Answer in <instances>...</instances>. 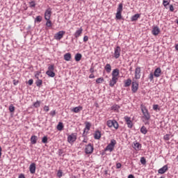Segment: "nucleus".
<instances>
[{
	"instance_id": "40",
	"label": "nucleus",
	"mask_w": 178,
	"mask_h": 178,
	"mask_svg": "<svg viewBox=\"0 0 178 178\" xmlns=\"http://www.w3.org/2000/svg\"><path fill=\"white\" fill-rule=\"evenodd\" d=\"M169 3H170V0H163V6L166 7Z\"/></svg>"
},
{
	"instance_id": "5",
	"label": "nucleus",
	"mask_w": 178,
	"mask_h": 178,
	"mask_svg": "<svg viewBox=\"0 0 178 178\" xmlns=\"http://www.w3.org/2000/svg\"><path fill=\"white\" fill-rule=\"evenodd\" d=\"M120 52H122V49H120V47L117 46L114 49V58L115 59H119V58H120Z\"/></svg>"
},
{
	"instance_id": "3",
	"label": "nucleus",
	"mask_w": 178,
	"mask_h": 178,
	"mask_svg": "<svg viewBox=\"0 0 178 178\" xmlns=\"http://www.w3.org/2000/svg\"><path fill=\"white\" fill-rule=\"evenodd\" d=\"M92 152H94V146L92 145V144L89 143L86 145L85 154H86V155H91Z\"/></svg>"
},
{
	"instance_id": "42",
	"label": "nucleus",
	"mask_w": 178,
	"mask_h": 178,
	"mask_svg": "<svg viewBox=\"0 0 178 178\" xmlns=\"http://www.w3.org/2000/svg\"><path fill=\"white\" fill-rule=\"evenodd\" d=\"M42 143H43V144H47L48 143V137L44 136L42 138Z\"/></svg>"
},
{
	"instance_id": "56",
	"label": "nucleus",
	"mask_w": 178,
	"mask_h": 178,
	"mask_svg": "<svg viewBox=\"0 0 178 178\" xmlns=\"http://www.w3.org/2000/svg\"><path fill=\"white\" fill-rule=\"evenodd\" d=\"M87 41H88V36L85 35L83 37V42H87Z\"/></svg>"
},
{
	"instance_id": "22",
	"label": "nucleus",
	"mask_w": 178,
	"mask_h": 178,
	"mask_svg": "<svg viewBox=\"0 0 178 178\" xmlns=\"http://www.w3.org/2000/svg\"><path fill=\"white\" fill-rule=\"evenodd\" d=\"M64 59L67 62H70V60H71V59H72V54L66 53L65 54H64Z\"/></svg>"
},
{
	"instance_id": "33",
	"label": "nucleus",
	"mask_w": 178,
	"mask_h": 178,
	"mask_svg": "<svg viewBox=\"0 0 178 178\" xmlns=\"http://www.w3.org/2000/svg\"><path fill=\"white\" fill-rule=\"evenodd\" d=\"M113 127H114V129H115L116 130L119 129V123H118V121L113 120Z\"/></svg>"
},
{
	"instance_id": "63",
	"label": "nucleus",
	"mask_w": 178,
	"mask_h": 178,
	"mask_svg": "<svg viewBox=\"0 0 178 178\" xmlns=\"http://www.w3.org/2000/svg\"><path fill=\"white\" fill-rule=\"evenodd\" d=\"M128 178H134V175H129L128 176Z\"/></svg>"
},
{
	"instance_id": "43",
	"label": "nucleus",
	"mask_w": 178,
	"mask_h": 178,
	"mask_svg": "<svg viewBox=\"0 0 178 178\" xmlns=\"http://www.w3.org/2000/svg\"><path fill=\"white\" fill-rule=\"evenodd\" d=\"M55 70V67L54 65H51L48 67V70L49 72H54Z\"/></svg>"
},
{
	"instance_id": "6",
	"label": "nucleus",
	"mask_w": 178,
	"mask_h": 178,
	"mask_svg": "<svg viewBox=\"0 0 178 178\" xmlns=\"http://www.w3.org/2000/svg\"><path fill=\"white\" fill-rule=\"evenodd\" d=\"M65 33H66V32L65 31H58L54 35L55 40H62V38H63V35H65Z\"/></svg>"
},
{
	"instance_id": "20",
	"label": "nucleus",
	"mask_w": 178,
	"mask_h": 178,
	"mask_svg": "<svg viewBox=\"0 0 178 178\" xmlns=\"http://www.w3.org/2000/svg\"><path fill=\"white\" fill-rule=\"evenodd\" d=\"M133 148H134L136 151H140L141 149V144L138 142L134 143Z\"/></svg>"
},
{
	"instance_id": "26",
	"label": "nucleus",
	"mask_w": 178,
	"mask_h": 178,
	"mask_svg": "<svg viewBox=\"0 0 178 178\" xmlns=\"http://www.w3.org/2000/svg\"><path fill=\"white\" fill-rule=\"evenodd\" d=\"M140 14H135L134 15H133L131 18V22H137V20H138L139 17H140Z\"/></svg>"
},
{
	"instance_id": "61",
	"label": "nucleus",
	"mask_w": 178,
	"mask_h": 178,
	"mask_svg": "<svg viewBox=\"0 0 178 178\" xmlns=\"http://www.w3.org/2000/svg\"><path fill=\"white\" fill-rule=\"evenodd\" d=\"M90 72L93 73L94 72V67H90Z\"/></svg>"
},
{
	"instance_id": "58",
	"label": "nucleus",
	"mask_w": 178,
	"mask_h": 178,
	"mask_svg": "<svg viewBox=\"0 0 178 178\" xmlns=\"http://www.w3.org/2000/svg\"><path fill=\"white\" fill-rule=\"evenodd\" d=\"M13 84H14V86H17V84H19V81L14 80Z\"/></svg>"
},
{
	"instance_id": "24",
	"label": "nucleus",
	"mask_w": 178,
	"mask_h": 178,
	"mask_svg": "<svg viewBox=\"0 0 178 178\" xmlns=\"http://www.w3.org/2000/svg\"><path fill=\"white\" fill-rule=\"evenodd\" d=\"M104 69L106 73H111V72H112V67L111 66V64H106L104 67Z\"/></svg>"
},
{
	"instance_id": "45",
	"label": "nucleus",
	"mask_w": 178,
	"mask_h": 178,
	"mask_svg": "<svg viewBox=\"0 0 178 178\" xmlns=\"http://www.w3.org/2000/svg\"><path fill=\"white\" fill-rule=\"evenodd\" d=\"M40 74H41V72L40 71L35 73V77L37 79V80L40 79Z\"/></svg>"
},
{
	"instance_id": "36",
	"label": "nucleus",
	"mask_w": 178,
	"mask_h": 178,
	"mask_svg": "<svg viewBox=\"0 0 178 178\" xmlns=\"http://www.w3.org/2000/svg\"><path fill=\"white\" fill-rule=\"evenodd\" d=\"M40 105H41V102L40 101H36L33 103L34 108H40Z\"/></svg>"
},
{
	"instance_id": "38",
	"label": "nucleus",
	"mask_w": 178,
	"mask_h": 178,
	"mask_svg": "<svg viewBox=\"0 0 178 178\" xmlns=\"http://www.w3.org/2000/svg\"><path fill=\"white\" fill-rule=\"evenodd\" d=\"M154 76H155L154 74V73L151 72L149 76H148V79H149V81H154Z\"/></svg>"
},
{
	"instance_id": "21",
	"label": "nucleus",
	"mask_w": 178,
	"mask_h": 178,
	"mask_svg": "<svg viewBox=\"0 0 178 178\" xmlns=\"http://www.w3.org/2000/svg\"><path fill=\"white\" fill-rule=\"evenodd\" d=\"M119 109H120V106L118 104H114L111 106V110L113 111L114 112H116L118 113Z\"/></svg>"
},
{
	"instance_id": "16",
	"label": "nucleus",
	"mask_w": 178,
	"mask_h": 178,
	"mask_svg": "<svg viewBox=\"0 0 178 178\" xmlns=\"http://www.w3.org/2000/svg\"><path fill=\"white\" fill-rule=\"evenodd\" d=\"M162 74V70L161 67H157L154 72V77H161V74Z\"/></svg>"
},
{
	"instance_id": "4",
	"label": "nucleus",
	"mask_w": 178,
	"mask_h": 178,
	"mask_svg": "<svg viewBox=\"0 0 178 178\" xmlns=\"http://www.w3.org/2000/svg\"><path fill=\"white\" fill-rule=\"evenodd\" d=\"M138 82H137V81L134 80L131 83V91L134 94H136V92L138 91Z\"/></svg>"
},
{
	"instance_id": "28",
	"label": "nucleus",
	"mask_w": 178,
	"mask_h": 178,
	"mask_svg": "<svg viewBox=\"0 0 178 178\" xmlns=\"http://www.w3.org/2000/svg\"><path fill=\"white\" fill-rule=\"evenodd\" d=\"M81 54L80 53H77L76 55H75V57H74V59L76 62H80V60H81Z\"/></svg>"
},
{
	"instance_id": "30",
	"label": "nucleus",
	"mask_w": 178,
	"mask_h": 178,
	"mask_svg": "<svg viewBox=\"0 0 178 178\" xmlns=\"http://www.w3.org/2000/svg\"><path fill=\"white\" fill-rule=\"evenodd\" d=\"M140 133H142V134H147V133H148V130H147V127H145V126H143L140 128Z\"/></svg>"
},
{
	"instance_id": "8",
	"label": "nucleus",
	"mask_w": 178,
	"mask_h": 178,
	"mask_svg": "<svg viewBox=\"0 0 178 178\" xmlns=\"http://www.w3.org/2000/svg\"><path fill=\"white\" fill-rule=\"evenodd\" d=\"M77 140V135L76 134H72L71 135H69L67 137V141L68 143H74Z\"/></svg>"
},
{
	"instance_id": "64",
	"label": "nucleus",
	"mask_w": 178,
	"mask_h": 178,
	"mask_svg": "<svg viewBox=\"0 0 178 178\" xmlns=\"http://www.w3.org/2000/svg\"><path fill=\"white\" fill-rule=\"evenodd\" d=\"M175 49L176 51H178V44L175 45Z\"/></svg>"
},
{
	"instance_id": "9",
	"label": "nucleus",
	"mask_w": 178,
	"mask_h": 178,
	"mask_svg": "<svg viewBox=\"0 0 178 178\" xmlns=\"http://www.w3.org/2000/svg\"><path fill=\"white\" fill-rule=\"evenodd\" d=\"M141 78V67H138L135 70V79L138 80Z\"/></svg>"
},
{
	"instance_id": "18",
	"label": "nucleus",
	"mask_w": 178,
	"mask_h": 178,
	"mask_svg": "<svg viewBox=\"0 0 178 178\" xmlns=\"http://www.w3.org/2000/svg\"><path fill=\"white\" fill-rule=\"evenodd\" d=\"M118 80H119L118 78L112 77L111 80H110V81H109L110 87H114L115 84H116V83H118Z\"/></svg>"
},
{
	"instance_id": "49",
	"label": "nucleus",
	"mask_w": 178,
	"mask_h": 178,
	"mask_svg": "<svg viewBox=\"0 0 178 178\" xmlns=\"http://www.w3.org/2000/svg\"><path fill=\"white\" fill-rule=\"evenodd\" d=\"M163 138L165 141H169V140H170V135L166 134L164 136Z\"/></svg>"
},
{
	"instance_id": "14",
	"label": "nucleus",
	"mask_w": 178,
	"mask_h": 178,
	"mask_svg": "<svg viewBox=\"0 0 178 178\" xmlns=\"http://www.w3.org/2000/svg\"><path fill=\"white\" fill-rule=\"evenodd\" d=\"M35 163H32L30 165H29V172L30 173H31V175H34V173H35Z\"/></svg>"
},
{
	"instance_id": "27",
	"label": "nucleus",
	"mask_w": 178,
	"mask_h": 178,
	"mask_svg": "<svg viewBox=\"0 0 178 178\" xmlns=\"http://www.w3.org/2000/svg\"><path fill=\"white\" fill-rule=\"evenodd\" d=\"M63 122H58V125H57V130H58V131H62L63 130Z\"/></svg>"
},
{
	"instance_id": "57",
	"label": "nucleus",
	"mask_w": 178,
	"mask_h": 178,
	"mask_svg": "<svg viewBox=\"0 0 178 178\" xmlns=\"http://www.w3.org/2000/svg\"><path fill=\"white\" fill-rule=\"evenodd\" d=\"M170 12H173L175 10V8L173 7V5L170 6Z\"/></svg>"
},
{
	"instance_id": "52",
	"label": "nucleus",
	"mask_w": 178,
	"mask_h": 178,
	"mask_svg": "<svg viewBox=\"0 0 178 178\" xmlns=\"http://www.w3.org/2000/svg\"><path fill=\"white\" fill-rule=\"evenodd\" d=\"M43 110L44 111V112H49V106H44V108H43Z\"/></svg>"
},
{
	"instance_id": "17",
	"label": "nucleus",
	"mask_w": 178,
	"mask_h": 178,
	"mask_svg": "<svg viewBox=\"0 0 178 178\" xmlns=\"http://www.w3.org/2000/svg\"><path fill=\"white\" fill-rule=\"evenodd\" d=\"M81 34H83V28H80L79 30L76 31V32L74 33V37L79 38Z\"/></svg>"
},
{
	"instance_id": "59",
	"label": "nucleus",
	"mask_w": 178,
	"mask_h": 178,
	"mask_svg": "<svg viewBox=\"0 0 178 178\" xmlns=\"http://www.w3.org/2000/svg\"><path fill=\"white\" fill-rule=\"evenodd\" d=\"M95 76L93 75V74H91L90 76H89V79H95Z\"/></svg>"
},
{
	"instance_id": "35",
	"label": "nucleus",
	"mask_w": 178,
	"mask_h": 178,
	"mask_svg": "<svg viewBox=\"0 0 178 178\" xmlns=\"http://www.w3.org/2000/svg\"><path fill=\"white\" fill-rule=\"evenodd\" d=\"M108 127H113V120H108L107 121Z\"/></svg>"
},
{
	"instance_id": "29",
	"label": "nucleus",
	"mask_w": 178,
	"mask_h": 178,
	"mask_svg": "<svg viewBox=\"0 0 178 178\" xmlns=\"http://www.w3.org/2000/svg\"><path fill=\"white\" fill-rule=\"evenodd\" d=\"M115 147L113 146H111V145H108L106 148L104 149V151H109L110 152H112L113 151Z\"/></svg>"
},
{
	"instance_id": "41",
	"label": "nucleus",
	"mask_w": 178,
	"mask_h": 178,
	"mask_svg": "<svg viewBox=\"0 0 178 178\" xmlns=\"http://www.w3.org/2000/svg\"><path fill=\"white\" fill-rule=\"evenodd\" d=\"M96 83L97 84H101V83H104V79L102 77L97 79H96Z\"/></svg>"
},
{
	"instance_id": "48",
	"label": "nucleus",
	"mask_w": 178,
	"mask_h": 178,
	"mask_svg": "<svg viewBox=\"0 0 178 178\" xmlns=\"http://www.w3.org/2000/svg\"><path fill=\"white\" fill-rule=\"evenodd\" d=\"M42 17L41 16H37L35 19V22H38L40 23V22H42Z\"/></svg>"
},
{
	"instance_id": "55",
	"label": "nucleus",
	"mask_w": 178,
	"mask_h": 178,
	"mask_svg": "<svg viewBox=\"0 0 178 178\" xmlns=\"http://www.w3.org/2000/svg\"><path fill=\"white\" fill-rule=\"evenodd\" d=\"M50 115H51V116H55V115H56V111H51V112H50Z\"/></svg>"
},
{
	"instance_id": "54",
	"label": "nucleus",
	"mask_w": 178,
	"mask_h": 178,
	"mask_svg": "<svg viewBox=\"0 0 178 178\" xmlns=\"http://www.w3.org/2000/svg\"><path fill=\"white\" fill-rule=\"evenodd\" d=\"M33 83H34V81L33 79H29L28 81L29 86H33Z\"/></svg>"
},
{
	"instance_id": "25",
	"label": "nucleus",
	"mask_w": 178,
	"mask_h": 178,
	"mask_svg": "<svg viewBox=\"0 0 178 178\" xmlns=\"http://www.w3.org/2000/svg\"><path fill=\"white\" fill-rule=\"evenodd\" d=\"M94 138H95V140H99V138H101V131H96L95 132Z\"/></svg>"
},
{
	"instance_id": "46",
	"label": "nucleus",
	"mask_w": 178,
	"mask_h": 178,
	"mask_svg": "<svg viewBox=\"0 0 178 178\" xmlns=\"http://www.w3.org/2000/svg\"><path fill=\"white\" fill-rule=\"evenodd\" d=\"M153 109L156 111V112H158L159 111V106L158 104H154L153 105Z\"/></svg>"
},
{
	"instance_id": "51",
	"label": "nucleus",
	"mask_w": 178,
	"mask_h": 178,
	"mask_svg": "<svg viewBox=\"0 0 178 178\" xmlns=\"http://www.w3.org/2000/svg\"><path fill=\"white\" fill-rule=\"evenodd\" d=\"M63 172H62V170H59L57 172V176L58 177H62V175H63Z\"/></svg>"
},
{
	"instance_id": "53",
	"label": "nucleus",
	"mask_w": 178,
	"mask_h": 178,
	"mask_svg": "<svg viewBox=\"0 0 178 178\" xmlns=\"http://www.w3.org/2000/svg\"><path fill=\"white\" fill-rule=\"evenodd\" d=\"M122 168V163H116V169H120Z\"/></svg>"
},
{
	"instance_id": "15",
	"label": "nucleus",
	"mask_w": 178,
	"mask_h": 178,
	"mask_svg": "<svg viewBox=\"0 0 178 178\" xmlns=\"http://www.w3.org/2000/svg\"><path fill=\"white\" fill-rule=\"evenodd\" d=\"M159 33H161V29H159V27L158 26L153 27L152 30V33L153 34V35H158Z\"/></svg>"
},
{
	"instance_id": "62",
	"label": "nucleus",
	"mask_w": 178,
	"mask_h": 178,
	"mask_svg": "<svg viewBox=\"0 0 178 178\" xmlns=\"http://www.w3.org/2000/svg\"><path fill=\"white\" fill-rule=\"evenodd\" d=\"M2 156V147L0 146V158Z\"/></svg>"
},
{
	"instance_id": "7",
	"label": "nucleus",
	"mask_w": 178,
	"mask_h": 178,
	"mask_svg": "<svg viewBox=\"0 0 178 178\" xmlns=\"http://www.w3.org/2000/svg\"><path fill=\"white\" fill-rule=\"evenodd\" d=\"M86 124V127L83 129V136H86V134H88V131H90V129H91V123H90V122H86L85 123Z\"/></svg>"
},
{
	"instance_id": "32",
	"label": "nucleus",
	"mask_w": 178,
	"mask_h": 178,
	"mask_svg": "<svg viewBox=\"0 0 178 178\" xmlns=\"http://www.w3.org/2000/svg\"><path fill=\"white\" fill-rule=\"evenodd\" d=\"M46 74L49 76V77H54L55 76V72H54V71H47Z\"/></svg>"
},
{
	"instance_id": "23",
	"label": "nucleus",
	"mask_w": 178,
	"mask_h": 178,
	"mask_svg": "<svg viewBox=\"0 0 178 178\" xmlns=\"http://www.w3.org/2000/svg\"><path fill=\"white\" fill-rule=\"evenodd\" d=\"M124 83V87H130V86H131L133 82H131V80L130 79H128L125 80Z\"/></svg>"
},
{
	"instance_id": "60",
	"label": "nucleus",
	"mask_w": 178,
	"mask_h": 178,
	"mask_svg": "<svg viewBox=\"0 0 178 178\" xmlns=\"http://www.w3.org/2000/svg\"><path fill=\"white\" fill-rule=\"evenodd\" d=\"M18 178H26L23 174L19 175Z\"/></svg>"
},
{
	"instance_id": "50",
	"label": "nucleus",
	"mask_w": 178,
	"mask_h": 178,
	"mask_svg": "<svg viewBox=\"0 0 178 178\" xmlns=\"http://www.w3.org/2000/svg\"><path fill=\"white\" fill-rule=\"evenodd\" d=\"M9 111H10V112H15V106H13V104H11L9 106Z\"/></svg>"
},
{
	"instance_id": "47",
	"label": "nucleus",
	"mask_w": 178,
	"mask_h": 178,
	"mask_svg": "<svg viewBox=\"0 0 178 178\" xmlns=\"http://www.w3.org/2000/svg\"><path fill=\"white\" fill-rule=\"evenodd\" d=\"M30 8H35V1H32L29 2Z\"/></svg>"
},
{
	"instance_id": "11",
	"label": "nucleus",
	"mask_w": 178,
	"mask_h": 178,
	"mask_svg": "<svg viewBox=\"0 0 178 178\" xmlns=\"http://www.w3.org/2000/svg\"><path fill=\"white\" fill-rule=\"evenodd\" d=\"M124 120L129 129H131L133 127V122H131V118L130 117H124Z\"/></svg>"
},
{
	"instance_id": "44",
	"label": "nucleus",
	"mask_w": 178,
	"mask_h": 178,
	"mask_svg": "<svg viewBox=\"0 0 178 178\" xmlns=\"http://www.w3.org/2000/svg\"><path fill=\"white\" fill-rule=\"evenodd\" d=\"M140 163H142V165H145V163H147V160L145 157L140 158Z\"/></svg>"
},
{
	"instance_id": "37",
	"label": "nucleus",
	"mask_w": 178,
	"mask_h": 178,
	"mask_svg": "<svg viewBox=\"0 0 178 178\" xmlns=\"http://www.w3.org/2000/svg\"><path fill=\"white\" fill-rule=\"evenodd\" d=\"M46 20H47L46 26L52 27V22L51 21V19H46Z\"/></svg>"
},
{
	"instance_id": "1",
	"label": "nucleus",
	"mask_w": 178,
	"mask_h": 178,
	"mask_svg": "<svg viewBox=\"0 0 178 178\" xmlns=\"http://www.w3.org/2000/svg\"><path fill=\"white\" fill-rule=\"evenodd\" d=\"M140 109L143 114V118L145 119V120H149V119H151V115H149V113L148 112V109H147V107L141 105Z\"/></svg>"
},
{
	"instance_id": "39",
	"label": "nucleus",
	"mask_w": 178,
	"mask_h": 178,
	"mask_svg": "<svg viewBox=\"0 0 178 178\" xmlns=\"http://www.w3.org/2000/svg\"><path fill=\"white\" fill-rule=\"evenodd\" d=\"M108 145L115 147V145H116V140L115 139L111 140Z\"/></svg>"
},
{
	"instance_id": "13",
	"label": "nucleus",
	"mask_w": 178,
	"mask_h": 178,
	"mask_svg": "<svg viewBox=\"0 0 178 178\" xmlns=\"http://www.w3.org/2000/svg\"><path fill=\"white\" fill-rule=\"evenodd\" d=\"M168 165H163L161 168L159 169L158 170V173H159V175H163L164 173H166V172H168Z\"/></svg>"
},
{
	"instance_id": "31",
	"label": "nucleus",
	"mask_w": 178,
	"mask_h": 178,
	"mask_svg": "<svg viewBox=\"0 0 178 178\" xmlns=\"http://www.w3.org/2000/svg\"><path fill=\"white\" fill-rule=\"evenodd\" d=\"M31 144H37V136H32L31 138Z\"/></svg>"
},
{
	"instance_id": "2",
	"label": "nucleus",
	"mask_w": 178,
	"mask_h": 178,
	"mask_svg": "<svg viewBox=\"0 0 178 178\" xmlns=\"http://www.w3.org/2000/svg\"><path fill=\"white\" fill-rule=\"evenodd\" d=\"M122 12H123V4L120 3L117 8V13L115 15V19L117 20H122Z\"/></svg>"
},
{
	"instance_id": "10",
	"label": "nucleus",
	"mask_w": 178,
	"mask_h": 178,
	"mask_svg": "<svg viewBox=\"0 0 178 178\" xmlns=\"http://www.w3.org/2000/svg\"><path fill=\"white\" fill-rule=\"evenodd\" d=\"M51 15H52V10L51 8H47L44 13L45 20L51 19Z\"/></svg>"
},
{
	"instance_id": "34",
	"label": "nucleus",
	"mask_w": 178,
	"mask_h": 178,
	"mask_svg": "<svg viewBox=\"0 0 178 178\" xmlns=\"http://www.w3.org/2000/svg\"><path fill=\"white\" fill-rule=\"evenodd\" d=\"M35 84L37 87H41V86H42V80L37 79V81H35Z\"/></svg>"
},
{
	"instance_id": "12",
	"label": "nucleus",
	"mask_w": 178,
	"mask_h": 178,
	"mask_svg": "<svg viewBox=\"0 0 178 178\" xmlns=\"http://www.w3.org/2000/svg\"><path fill=\"white\" fill-rule=\"evenodd\" d=\"M119 74H120L119 69L116 68V69L113 70L111 76L114 79H119Z\"/></svg>"
},
{
	"instance_id": "19",
	"label": "nucleus",
	"mask_w": 178,
	"mask_h": 178,
	"mask_svg": "<svg viewBox=\"0 0 178 178\" xmlns=\"http://www.w3.org/2000/svg\"><path fill=\"white\" fill-rule=\"evenodd\" d=\"M81 111H83V106H81L74 107L72 109V112H74V113H79V112H81Z\"/></svg>"
}]
</instances>
